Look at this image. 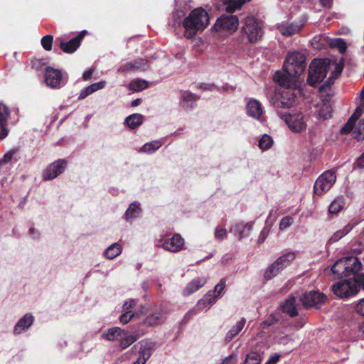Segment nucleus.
Segmentation results:
<instances>
[{"instance_id":"obj_1","label":"nucleus","mask_w":364,"mask_h":364,"mask_svg":"<svg viewBox=\"0 0 364 364\" xmlns=\"http://www.w3.org/2000/svg\"><path fill=\"white\" fill-rule=\"evenodd\" d=\"M306 57L299 52L289 53L284 62V70L287 75L280 71L276 72L274 80L284 87H289L290 77H296L301 75L306 68Z\"/></svg>"},{"instance_id":"obj_2","label":"nucleus","mask_w":364,"mask_h":364,"mask_svg":"<svg viewBox=\"0 0 364 364\" xmlns=\"http://www.w3.org/2000/svg\"><path fill=\"white\" fill-rule=\"evenodd\" d=\"M208 24V13L201 8L193 9L183 22L185 37L188 39L193 38L198 31H203Z\"/></svg>"},{"instance_id":"obj_3","label":"nucleus","mask_w":364,"mask_h":364,"mask_svg":"<svg viewBox=\"0 0 364 364\" xmlns=\"http://www.w3.org/2000/svg\"><path fill=\"white\" fill-rule=\"evenodd\" d=\"M264 33V24L262 21L252 16L246 17L242 21L241 28L242 36L245 37L250 43L259 41Z\"/></svg>"},{"instance_id":"obj_4","label":"nucleus","mask_w":364,"mask_h":364,"mask_svg":"<svg viewBox=\"0 0 364 364\" xmlns=\"http://www.w3.org/2000/svg\"><path fill=\"white\" fill-rule=\"evenodd\" d=\"M279 116L293 133L301 134L306 132L308 118L304 113L301 112L279 113Z\"/></svg>"},{"instance_id":"obj_5","label":"nucleus","mask_w":364,"mask_h":364,"mask_svg":"<svg viewBox=\"0 0 364 364\" xmlns=\"http://www.w3.org/2000/svg\"><path fill=\"white\" fill-rule=\"evenodd\" d=\"M328 65L329 60L328 59L313 60L309 68L308 83L314 85L321 82L326 77Z\"/></svg>"},{"instance_id":"obj_6","label":"nucleus","mask_w":364,"mask_h":364,"mask_svg":"<svg viewBox=\"0 0 364 364\" xmlns=\"http://www.w3.org/2000/svg\"><path fill=\"white\" fill-rule=\"evenodd\" d=\"M295 259V253L289 252L274 262L264 272V277L266 280H270L277 276L284 268L287 267L291 261Z\"/></svg>"},{"instance_id":"obj_7","label":"nucleus","mask_w":364,"mask_h":364,"mask_svg":"<svg viewBox=\"0 0 364 364\" xmlns=\"http://www.w3.org/2000/svg\"><path fill=\"white\" fill-rule=\"evenodd\" d=\"M336 181V175L334 171L329 170L321 174L315 181L314 193L315 195L321 196L329 191Z\"/></svg>"},{"instance_id":"obj_8","label":"nucleus","mask_w":364,"mask_h":364,"mask_svg":"<svg viewBox=\"0 0 364 364\" xmlns=\"http://www.w3.org/2000/svg\"><path fill=\"white\" fill-rule=\"evenodd\" d=\"M331 289L335 295L343 299L355 295L359 287L355 280L347 279L333 284Z\"/></svg>"},{"instance_id":"obj_9","label":"nucleus","mask_w":364,"mask_h":364,"mask_svg":"<svg viewBox=\"0 0 364 364\" xmlns=\"http://www.w3.org/2000/svg\"><path fill=\"white\" fill-rule=\"evenodd\" d=\"M65 82L61 72L51 67L46 69V83L48 86L56 89L63 87Z\"/></svg>"},{"instance_id":"obj_10","label":"nucleus","mask_w":364,"mask_h":364,"mask_svg":"<svg viewBox=\"0 0 364 364\" xmlns=\"http://www.w3.org/2000/svg\"><path fill=\"white\" fill-rule=\"evenodd\" d=\"M67 162L64 159H58L51 164L44 171L43 177L46 181L52 180L59 176L65 168Z\"/></svg>"},{"instance_id":"obj_11","label":"nucleus","mask_w":364,"mask_h":364,"mask_svg":"<svg viewBox=\"0 0 364 364\" xmlns=\"http://www.w3.org/2000/svg\"><path fill=\"white\" fill-rule=\"evenodd\" d=\"M326 299V296L317 291H310L305 293L300 298L302 304L306 307L316 306L323 303Z\"/></svg>"},{"instance_id":"obj_12","label":"nucleus","mask_w":364,"mask_h":364,"mask_svg":"<svg viewBox=\"0 0 364 364\" xmlns=\"http://www.w3.org/2000/svg\"><path fill=\"white\" fill-rule=\"evenodd\" d=\"M161 247L166 251L178 252L183 249L184 240L179 234H175L172 237L165 239Z\"/></svg>"},{"instance_id":"obj_13","label":"nucleus","mask_w":364,"mask_h":364,"mask_svg":"<svg viewBox=\"0 0 364 364\" xmlns=\"http://www.w3.org/2000/svg\"><path fill=\"white\" fill-rule=\"evenodd\" d=\"M238 24V18L235 15L223 16L216 21V26L232 31L237 28Z\"/></svg>"},{"instance_id":"obj_14","label":"nucleus","mask_w":364,"mask_h":364,"mask_svg":"<svg viewBox=\"0 0 364 364\" xmlns=\"http://www.w3.org/2000/svg\"><path fill=\"white\" fill-rule=\"evenodd\" d=\"M154 343L149 340H141L134 348L139 351V356L146 360L151 357L154 348Z\"/></svg>"},{"instance_id":"obj_15","label":"nucleus","mask_w":364,"mask_h":364,"mask_svg":"<svg viewBox=\"0 0 364 364\" xmlns=\"http://www.w3.org/2000/svg\"><path fill=\"white\" fill-rule=\"evenodd\" d=\"M82 38L83 34L81 33L79 36L68 42L63 41L61 38H58V40L60 41V47L63 52L72 53L79 48Z\"/></svg>"},{"instance_id":"obj_16","label":"nucleus","mask_w":364,"mask_h":364,"mask_svg":"<svg viewBox=\"0 0 364 364\" xmlns=\"http://www.w3.org/2000/svg\"><path fill=\"white\" fill-rule=\"evenodd\" d=\"M247 112L249 116L260 120L263 114L261 103L255 99H251L247 105Z\"/></svg>"},{"instance_id":"obj_17","label":"nucleus","mask_w":364,"mask_h":364,"mask_svg":"<svg viewBox=\"0 0 364 364\" xmlns=\"http://www.w3.org/2000/svg\"><path fill=\"white\" fill-rule=\"evenodd\" d=\"M252 230V224L251 223H237L233 225L230 228V231L232 232L235 235L238 236L239 240L247 237Z\"/></svg>"},{"instance_id":"obj_18","label":"nucleus","mask_w":364,"mask_h":364,"mask_svg":"<svg viewBox=\"0 0 364 364\" xmlns=\"http://www.w3.org/2000/svg\"><path fill=\"white\" fill-rule=\"evenodd\" d=\"M303 26V24L282 22L278 25L277 28L283 36H289L298 33Z\"/></svg>"},{"instance_id":"obj_19","label":"nucleus","mask_w":364,"mask_h":364,"mask_svg":"<svg viewBox=\"0 0 364 364\" xmlns=\"http://www.w3.org/2000/svg\"><path fill=\"white\" fill-rule=\"evenodd\" d=\"M9 116V109L4 104L0 103V139H4L8 135L6 124Z\"/></svg>"},{"instance_id":"obj_20","label":"nucleus","mask_w":364,"mask_h":364,"mask_svg":"<svg viewBox=\"0 0 364 364\" xmlns=\"http://www.w3.org/2000/svg\"><path fill=\"white\" fill-rule=\"evenodd\" d=\"M207 282L205 277H197L191 281L183 291L184 296H189L198 290L200 287H203Z\"/></svg>"},{"instance_id":"obj_21","label":"nucleus","mask_w":364,"mask_h":364,"mask_svg":"<svg viewBox=\"0 0 364 364\" xmlns=\"http://www.w3.org/2000/svg\"><path fill=\"white\" fill-rule=\"evenodd\" d=\"M148 68V61L146 59L139 58L134 62L126 63L122 68L118 70V72L134 71L139 70H146Z\"/></svg>"},{"instance_id":"obj_22","label":"nucleus","mask_w":364,"mask_h":364,"mask_svg":"<svg viewBox=\"0 0 364 364\" xmlns=\"http://www.w3.org/2000/svg\"><path fill=\"white\" fill-rule=\"evenodd\" d=\"M33 322V316L31 314H25L16 324L14 333L15 334H20L23 331L27 330Z\"/></svg>"},{"instance_id":"obj_23","label":"nucleus","mask_w":364,"mask_h":364,"mask_svg":"<svg viewBox=\"0 0 364 364\" xmlns=\"http://www.w3.org/2000/svg\"><path fill=\"white\" fill-rule=\"evenodd\" d=\"M347 275L350 276L360 270L362 264L356 257H344Z\"/></svg>"},{"instance_id":"obj_24","label":"nucleus","mask_w":364,"mask_h":364,"mask_svg":"<svg viewBox=\"0 0 364 364\" xmlns=\"http://www.w3.org/2000/svg\"><path fill=\"white\" fill-rule=\"evenodd\" d=\"M295 95L289 89L282 93L281 99L277 102V107L289 108L295 104Z\"/></svg>"},{"instance_id":"obj_25","label":"nucleus","mask_w":364,"mask_h":364,"mask_svg":"<svg viewBox=\"0 0 364 364\" xmlns=\"http://www.w3.org/2000/svg\"><path fill=\"white\" fill-rule=\"evenodd\" d=\"M165 320V313L160 310L153 312L145 318V325L152 326L162 323Z\"/></svg>"},{"instance_id":"obj_26","label":"nucleus","mask_w":364,"mask_h":364,"mask_svg":"<svg viewBox=\"0 0 364 364\" xmlns=\"http://www.w3.org/2000/svg\"><path fill=\"white\" fill-rule=\"evenodd\" d=\"M198 98L196 95L188 91H184L181 95V105L185 109H191Z\"/></svg>"},{"instance_id":"obj_27","label":"nucleus","mask_w":364,"mask_h":364,"mask_svg":"<svg viewBox=\"0 0 364 364\" xmlns=\"http://www.w3.org/2000/svg\"><path fill=\"white\" fill-rule=\"evenodd\" d=\"M139 336L137 333H129L127 331L124 330V333L121 335L119 339V346L122 349H125L134 343Z\"/></svg>"},{"instance_id":"obj_28","label":"nucleus","mask_w":364,"mask_h":364,"mask_svg":"<svg viewBox=\"0 0 364 364\" xmlns=\"http://www.w3.org/2000/svg\"><path fill=\"white\" fill-rule=\"evenodd\" d=\"M217 300V296H214L210 291L205 294L197 303L196 309L202 310L205 308H210Z\"/></svg>"},{"instance_id":"obj_29","label":"nucleus","mask_w":364,"mask_h":364,"mask_svg":"<svg viewBox=\"0 0 364 364\" xmlns=\"http://www.w3.org/2000/svg\"><path fill=\"white\" fill-rule=\"evenodd\" d=\"M363 110L360 107H358L355 113L348 119V122L346 123L343 127L341 129V133L342 134H348L350 131L353 130L355 121L357 120L358 117L361 114Z\"/></svg>"},{"instance_id":"obj_30","label":"nucleus","mask_w":364,"mask_h":364,"mask_svg":"<svg viewBox=\"0 0 364 364\" xmlns=\"http://www.w3.org/2000/svg\"><path fill=\"white\" fill-rule=\"evenodd\" d=\"M245 322L246 321L243 318L238 321L226 333L225 338V341L228 343L231 341L242 330Z\"/></svg>"},{"instance_id":"obj_31","label":"nucleus","mask_w":364,"mask_h":364,"mask_svg":"<svg viewBox=\"0 0 364 364\" xmlns=\"http://www.w3.org/2000/svg\"><path fill=\"white\" fill-rule=\"evenodd\" d=\"M122 333H124L123 329L119 327H112L102 334V338L109 341H119Z\"/></svg>"},{"instance_id":"obj_32","label":"nucleus","mask_w":364,"mask_h":364,"mask_svg":"<svg viewBox=\"0 0 364 364\" xmlns=\"http://www.w3.org/2000/svg\"><path fill=\"white\" fill-rule=\"evenodd\" d=\"M144 116L141 114L134 113L125 118L124 124L130 129L137 128L143 122Z\"/></svg>"},{"instance_id":"obj_33","label":"nucleus","mask_w":364,"mask_h":364,"mask_svg":"<svg viewBox=\"0 0 364 364\" xmlns=\"http://www.w3.org/2000/svg\"><path fill=\"white\" fill-rule=\"evenodd\" d=\"M281 308L282 311L288 314L291 316L297 315V311L296 308V299L294 297L288 298L282 305Z\"/></svg>"},{"instance_id":"obj_34","label":"nucleus","mask_w":364,"mask_h":364,"mask_svg":"<svg viewBox=\"0 0 364 364\" xmlns=\"http://www.w3.org/2000/svg\"><path fill=\"white\" fill-rule=\"evenodd\" d=\"M332 272L338 277H347L346 261L344 257L338 259L331 267Z\"/></svg>"},{"instance_id":"obj_35","label":"nucleus","mask_w":364,"mask_h":364,"mask_svg":"<svg viewBox=\"0 0 364 364\" xmlns=\"http://www.w3.org/2000/svg\"><path fill=\"white\" fill-rule=\"evenodd\" d=\"M122 252V247L117 243L114 242L109 245L104 252L105 257L108 259H113Z\"/></svg>"},{"instance_id":"obj_36","label":"nucleus","mask_w":364,"mask_h":364,"mask_svg":"<svg viewBox=\"0 0 364 364\" xmlns=\"http://www.w3.org/2000/svg\"><path fill=\"white\" fill-rule=\"evenodd\" d=\"M16 151L11 149L6 153L3 158L0 159V171L3 170L8 171L11 165L12 159Z\"/></svg>"},{"instance_id":"obj_37","label":"nucleus","mask_w":364,"mask_h":364,"mask_svg":"<svg viewBox=\"0 0 364 364\" xmlns=\"http://www.w3.org/2000/svg\"><path fill=\"white\" fill-rule=\"evenodd\" d=\"M331 105L328 102H323L322 105H318L317 106L318 115L323 119L329 118L331 117Z\"/></svg>"},{"instance_id":"obj_38","label":"nucleus","mask_w":364,"mask_h":364,"mask_svg":"<svg viewBox=\"0 0 364 364\" xmlns=\"http://www.w3.org/2000/svg\"><path fill=\"white\" fill-rule=\"evenodd\" d=\"M162 145L160 140H155L151 142L146 143L140 149V152L152 154L158 150Z\"/></svg>"},{"instance_id":"obj_39","label":"nucleus","mask_w":364,"mask_h":364,"mask_svg":"<svg viewBox=\"0 0 364 364\" xmlns=\"http://www.w3.org/2000/svg\"><path fill=\"white\" fill-rule=\"evenodd\" d=\"M353 229V225L350 224L346 225L342 229L336 231L329 239L331 243L336 242L340 239L346 235Z\"/></svg>"},{"instance_id":"obj_40","label":"nucleus","mask_w":364,"mask_h":364,"mask_svg":"<svg viewBox=\"0 0 364 364\" xmlns=\"http://www.w3.org/2000/svg\"><path fill=\"white\" fill-rule=\"evenodd\" d=\"M141 212V209L139 207V203L137 202H134L130 204L129 207L125 213V217L127 220L136 218L139 215Z\"/></svg>"},{"instance_id":"obj_41","label":"nucleus","mask_w":364,"mask_h":364,"mask_svg":"<svg viewBox=\"0 0 364 364\" xmlns=\"http://www.w3.org/2000/svg\"><path fill=\"white\" fill-rule=\"evenodd\" d=\"M149 87V82L145 80L137 79L129 84V89L134 92H140Z\"/></svg>"},{"instance_id":"obj_42","label":"nucleus","mask_w":364,"mask_h":364,"mask_svg":"<svg viewBox=\"0 0 364 364\" xmlns=\"http://www.w3.org/2000/svg\"><path fill=\"white\" fill-rule=\"evenodd\" d=\"M353 135L358 141H364V119L359 121L355 129L353 131Z\"/></svg>"},{"instance_id":"obj_43","label":"nucleus","mask_w":364,"mask_h":364,"mask_svg":"<svg viewBox=\"0 0 364 364\" xmlns=\"http://www.w3.org/2000/svg\"><path fill=\"white\" fill-rule=\"evenodd\" d=\"M246 2V0H227L225 1V5L227 9L230 11H235L237 9H240V7Z\"/></svg>"},{"instance_id":"obj_44","label":"nucleus","mask_w":364,"mask_h":364,"mask_svg":"<svg viewBox=\"0 0 364 364\" xmlns=\"http://www.w3.org/2000/svg\"><path fill=\"white\" fill-rule=\"evenodd\" d=\"M343 206V201L342 198H338L335 199L328 207V212L331 214L338 213Z\"/></svg>"},{"instance_id":"obj_45","label":"nucleus","mask_w":364,"mask_h":364,"mask_svg":"<svg viewBox=\"0 0 364 364\" xmlns=\"http://www.w3.org/2000/svg\"><path fill=\"white\" fill-rule=\"evenodd\" d=\"M260 362V354L256 352H251L247 355L246 359L242 364H259Z\"/></svg>"},{"instance_id":"obj_46","label":"nucleus","mask_w":364,"mask_h":364,"mask_svg":"<svg viewBox=\"0 0 364 364\" xmlns=\"http://www.w3.org/2000/svg\"><path fill=\"white\" fill-rule=\"evenodd\" d=\"M273 144V140L271 136L267 134H264L259 140V147L262 149H269Z\"/></svg>"},{"instance_id":"obj_47","label":"nucleus","mask_w":364,"mask_h":364,"mask_svg":"<svg viewBox=\"0 0 364 364\" xmlns=\"http://www.w3.org/2000/svg\"><path fill=\"white\" fill-rule=\"evenodd\" d=\"M330 46L332 48H338L341 53L346 52V43L341 38H336L331 40L330 42Z\"/></svg>"},{"instance_id":"obj_48","label":"nucleus","mask_w":364,"mask_h":364,"mask_svg":"<svg viewBox=\"0 0 364 364\" xmlns=\"http://www.w3.org/2000/svg\"><path fill=\"white\" fill-rule=\"evenodd\" d=\"M53 41V37L50 35H47L42 38L41 45L46 50L50 51L52 50Z\"/></svg>"},{"instance_id":"obj_49","label":"nucleus","mask_w":364,"mask_h":364,"mask_svg":"<svg viewBox=\"0 0 364 364\" xmlns=\"http://www.w3.org/2000/svg\"><path fill=\"white\" fill-rule=\"evenodd\" d=\"M293 223V218L291 216H285L282 218L279 228L280 230H284L288 228Z\"/></svg>"},{"instance_id":"obj_50","label":"nucleus","mask_w":364,"mask_h":364,"mask_svg":"<svg viewBox=\"0 0 364 364\" xmlns=\"http://www.w3.org/2000/svg\"><path fill=\"white\" fill-rule=\"evenodd\" d=\"M269 232H270L269 226L266 225L265 227H264L263 229L262 230V231L260 232L259 235L257 238V242L259 244L263 243L264 242V240H266L267 237L268 236Z\"/></svg>"},{"instance_id":"obj_51","label":"nucleus","mask_w":364,"mask_h":364,"mask_svg":"<svg viewBox=\"0 0 364 364\" xmlns=\"http://www.w3.org/2000/svg\"><path fill=\"white\" fill-rule=\"evenodd\" d=\"M225 287V281L224 279L220 280V282L216 284L214 287V296H217V299L220 296L222 292L224 291Z\"/></svg>"},{"instance_id":"obj_52","label":"nucleus","mask_w":364,"mask_h":364,"mask_svg":"<svg viewBox=\"0 0 364 364\" xmlns=\"http://www.w3.org/2000/svg\"><path fill=\"white\" fill-rule=\"evenodd\" d=\"M134 314L132 311H126L125 313L122 314L119 317V321L123 323H127L134 316Z\"/></svg>"},{"instance_id":"obj_53","label":"nucleus","mask_w":364,"mask_h":364,"mask_svg":"<svg viewBox=\"0 0 364 364\" xmlns=\"http://www.w3.org/2000/svg\"><path fill=\"white\" fill-rule=\"evenodd\" d=\"M275 339L279 344L282 345H286L292 340V338L288 335H279L276 337Z\"/></svg>"},{"instance_id":"obj_54","label":"nucleus","mask_w":364,"mask_h":364,"mask_svg":"<svg viewBox=\"0 0 364 364\" xmlns=\"http://www.w3.org/2000/svg\"><path fill=\"white\" fill-rule=\"evenodd\" d=\"M227 234V230L225 228H217L215 231V237L217 240H223Z\"/></svg>"},{"instance_id":"obj_55","label":"nucleus","mask_w":364,"mask_h":364,"mask_svg":"<svg viewBox=\"0 0 364 364\" xmlns=\"http://www.w3.org/2000/svg\"><path fill=\"white\" fill-rule=\"evenodd\" d=\"M92 93H93V92L92 90V88H91L90 85H89L81 90V92L79 95L78 99H80V100L85 99V97H87V96H89L90 95H91Z\"/></svg>"},{"instance_id":"obj_56","label":"nucleus","mask_w":364,"mask_h":364,"mask_svg":"<svg viewBox=\"0 0 364 364\" xmlns=\"http://www.w3.org/2000/svg\"><path fill=\"white\" fill-rule=\"evenodd\" d=\"M106 85L105 81H100L90 85L93 93L99 90L102 89Z\"/></svg>"},{"instance_id":"obj_57","label":"nucleus","mask_w":364,"mask_h":364,"mask_svg":"<svg viewBox=\"0 0 364 364\" xmlns=\"http://www.w3.org/2000/svg\"><path fill=\"white\" fill-rule=\"evenodd\" d=\"M237 360V357L235 355H230L226 357L221 363V364H234Z\"/></svg>"},{"instance_id":"obj_58","label":"nucleus","mask_w":364,"mask_h":364,"mask_svg":"<svg viewBox=\"0 0 364 364\" xmlns=\"http://www.w3.org/2000/svg\"><path fill=\"white\" fill-rule=\"evenodd\" d=\"M136 305V301L134 299H130L129 301H125L123 305L124 311H129L130 309Z\"/></svg>"},{"instance_id":"obj_59","label":"nucleus","mask_w":364,"mask_h":364,"mask_svg":"<svg viewBox=\"0 0 364 364\" xmlns=\"http://www.w3.org/2000/svg\"><path fill=\"white\" fill-rule=\"evenodd\" d=\"M356 311L360 315L364 316V299L360 300L357 304Z\"/></svg>"},{"instance_id":"obj_60","label":"nucleus","mask_w":364,"mask_h":364,"mask_svg":"<svg viewBox=\"0 0 364 364\" xmlns=\"http://www.w3.org/2000/svg\"><path fill=\"white\" fill-rule=\"evenodd\" d=\"M279 358H280V355L275 354L269 358V360L267 361L266 364H275L279 361Z\"/></svg>"},{"instance_id":"obj_61","label":"nucleus","mask_w":364,"mask_h":364,"mask_svg":"<svg viewBox=\"0 0 364 364\" xmlns=\"http://www.w3.org/2000/svg\"><path fill=\"white\" fill-rule=\"evenodd\" d=\"M93 72H94L93 68H91V69H89V70L85 71L83 73V76H82L84 80H90L93 74Z\"/></svg>"},{"instance_id":"obj_62","label":"nucleus","mask_w":364,"mask_h":364,"mask_svg":"<svg viewBox=\"0 0 364 364\" xmlns=\"http://www.w3.org/2000/svg\"><path fill=\"white\" fill-rule=\"evenodd\" d=\"M196 314H197V309L195 307L194 309L190 310L188 312H187L186 314L183 319L186 321H188V320L191 319V317Z\"/></svg>"},{"instance_id":"obj_63","label":"nucleus","mask_w":364,"mask_h":364,"mask_svg":"<svg viewBox=\"0 0 364 364\" xmlns=\"http://www.w3.org/2000/svg\"><path fill=\"white\" fill-rule=\"evenodd\" d=\"M342 69H343L342 67L337 65L335 68V70L333 71V73H332V75L329 79L336 78L338 77V75L341 73Z\"/></svg>"},{"instance_id":"obj_64","label":"nucleus","mask_w":364,"mask_h":364,"mask_svg":"<svg viewBox=\"0 0 364 364\" xmlns=\"http://www.w3.org/2000/svg\"><path fill=\"white\" fill-rule=\"evenodd\" d=\"M357 165L360 168H364V153L357 159Z\"/></svg>"}]
</instances>
